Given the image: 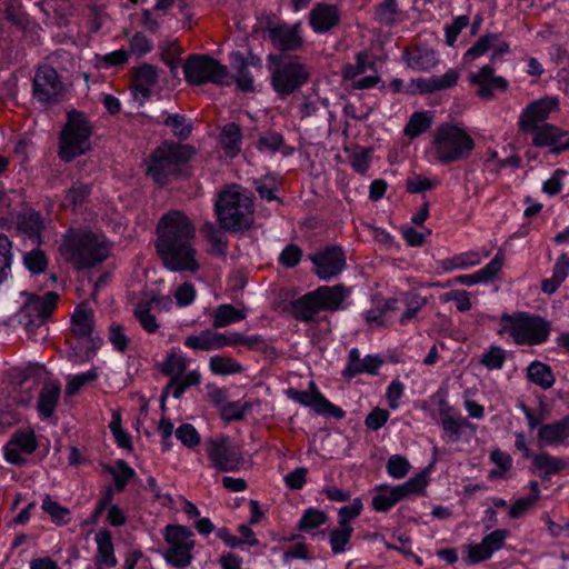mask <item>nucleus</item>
Here are the masks:
<instances>
[{"mask_svg": "<svg viewBox=\"0 0 569 569\" xmlns=\"http://www.w3.org/2000/svg\"><path fill=\"white\" fill-rule=\"evenodd\" d=\"M194 236L196 228L183 212L171 210L161 217L157 226L156 248L166 268L190 272L199 269Z\"/></svg>", "mask_w": 569, "mask_h": 569, "instance_id": "obj_1", "label": "nucleus"}, {"mask_svg": "<svg viewBox=\"0 0 569 569\" xmlns=\"http://www.w3.org/2000/svg\"><path fill=\"white\" fill-rule=\"evenodd\" d=\"M66 260L76 268H91L103 262L109 256V244L104 237L84 229H70L59 247Z\"/></svg>", "mask_w": 569, "mask_h": 569, "instance_id": "obj_2", "label": "nucleus"}, {"mask_svg": "<svg viewBox=\"0 0 569 569\" xmlns=\"http://www.w3.org/2000/svg\"><path fill=\"white\" fill-rule=\"evenodd\" d=\"M267 60L271 87L281 98L297 92L310 79V68L298 56L271 53Z\"/></svg>", "mask_w": 569, "mask_h": 569, "instance_id": "obj_3", "label": "nucleus"}, {"mask_svg": "<svg viewBox=\"0 0 569 569\" xmlns=\"http://www.w3.org/2000/svg\"><path fill=\"white\" fill-rule=\"evenodd\" d=\"M475 146L473 138L465 128L451 123H442L439 126L431 141L435 159L442 164L458 162L469 158Z\"/></svg>", "mask_w": 569, "mask_h": 569, "instance_id": "obj_4", "label": "nucleus"}, {"mask_svg": "<svg viewBox=\"0 0 569 569\" xmlns=\"http://www.w3.org/2000/svg\"><path fill=\"white\" fill-rule=\"evenodd\" d=\"M216 211L222 229L239 231L252 223V200L248 193L232 189L220 193Z\"/></svg>", "mask_w": 569, "mask_h": 569, "instance_id": "obj_5", "label": "nucleus"}, {"mask_svg": "<svg viewBox=\"0 0 569 569\" xmlns=\"http://www.w3.org/2000/svg\"><path fill=\"white\" fill-rule=\"evenodd\" d=\"M193 153L190 146L166 142L150 156L147 173L157 184L164 186L170 177L178 174L180 167L189 161Z\"/></svg>", "mask_w": 569, "mask_h": 569, "instance_id": "obj_6", "label": "nucleus"}, {"mask_svg": "<svg viewBox=\"0 0 569 569\" xmlns=\"http://www.w3.org/2000/svg\"><path fill=\"white\" fill-rule=\"evenodd\" d=\"M91 126L84 113L72 110L68 113V121L61 132L59 156L64 161L90 149Z\"/></svg>", "mask_w": 569, "mask_h": 569, "instance_id": "obj_7", "label": "nucleus"}, {"mask_svg": "<svg viewBox=\"0 0 569 569\" xmlns=\"http://www.w3.org/2000/svg\"><path fill=\"white\" fill-rule=\"evenodd\" d=\"M502 331L508 332L517 345H539L548 338L549 326L539 317L525 313L501 317Z\"/></svg>", "mask_w": 569, "mask_h": 569, "instance_id": "obj_8", "label": "nucleus"}, {"mask_svg": "<svg viewBox=\"0 0 569 569\" xmlns=\"http://www.w3.org/2000/svg\"><path fill=\"white\" fill-rule=\"evenodd\" d=\"M187 82L201 86L204 83H228V68L208 54H191L183 64Z\"/></svg>", "mask_w": 569, "mask_h": 569, "instance_id": "obj_9", "label": "nucleus"}, {"mask_svg": "<svg viewBox=\"0 0 569 569\" xmlns=\"http://www.w3.org/2000/svg\"><path fill=\"white\" fill-rule=\"evenodd\" d=\"M206 451L211 467L221 472L237 471L244 463L240 447L222 435L206 440Z\"/></svg>", "mask_w": 569, "mask_h": 569, "instance_id": "obj_10", "label": "nucleus"}, {"mask_svg": "<svg viewBox=\"0 0 569 569\" xmlns=\"http://www.w3.org/2000/svg\"><path fill=\"white\" fill-rule=\"evenodd\" d=\"M21 295L26 300L18 313L19 322L22 323L30 333H33L34 330L40 328L50 317L59 296L52 291L43 296L28 292H21Z\"/></svg>", "mask_w": 569, "mask_h": 569, "instance_id": "obj_11", "label": "nucleus"}, {"mask_svg": "<svg viewBox=\"0 0 569 569\" xmlns=\"http://www.w3.org/2000/svg\"><path fill=\"white\" fill-rule=\"evenodd\" d=\"M32 93L39 102L53 104L63 100L67 86L54 68L43 64L36 71Z\"/></svg>", "mask_w": 569, "mask_h": 569, "instance_id": "obj_12", "label": "nucleus"}, {"mask_svg": "<svg viewBox=\"0 0 569 569\" xmlns=\"http://www.w3.org/2000/svg\"><path fill=\"white\" fill-rule=\"evenodd\" d=\"M558 109L559 100L556 97H545L532 101L521 112L519 118V128L526 132L540 128V123H545L550 113Z\"/></svg>", "mask_w": 569, "mask_h": 569, "instance_id": "obj_13", "label": "nucleus"}, {"mask_svg": "<svg viewBox=\"0 0 569 569\" xmlns=\"http://www.w3.org/2000/svg\"><path fill=\"white\" fill-rule=\"evenodd\" d=\"M300 26L293 24H269L264 29L263 37L280 51H296L302 47L303 40L300 34Z\"/></svg>", "mask_w": 569, "mask_h": 569, "instance_id": "obj_14", "label": "nucleus"}, {"mask_svg": "<svg viewBox=\"0 0 569 569\" xmlns=\"http://www.w3.org/2000/svg\"><path fill=\"white\" fill-rule=\"evenodd\" d=\"M529 132L533 136L532 144L535 147H549L555 154L569 150V133L553 124L541 123L540 128Z\"/></svg>", "mask_w": 569, "mask_h": 569, "instance_id": "obj_15", "label": "nucleus"}, {"mask_svg": "<svg viewBox=\"0 0 569 569\" xmlns=\"http://www.w3.org/2000/svg\"><path fill=\"white\" fill-rule=\"evenodd\" d=\"M310 259L316 266V273L323 280L340 273L346 264L345 254L338 247H328L323 251L310 256Z\"/></svg>", "mask_w": 569, "mask_h": 569, "instance_id": "obj_16", "label": "nucleus"}, {"mask_svg": "<svg viewBox=\"0 0 569 569\" xmlns=\"http://www.w3.org/2000/svg\"><path fill=\"white\" fill-rule=\"evenodd\" d=\"M469 81L478 87L476 94L482 100H491L495 89L506 91L508 88V81L502 77H496L491 64H486L478 72L470 73Z\"/></svg>", "mask_w": 569, "mask_h": 569, "instance_id": "obj_17", "label": "nucleus"}, {"mask_svg": "<svg viewBox=\"0 0 569 569\" xmlns=\"http://www.w3.org/2000/svg\"><path fill=\"white\" fill-rule=\"evenodd\" d=\"M37 446L36 435L32 430L16 431L4 447L6 460L14 465H23L26 459L21 453L31 455Z\"/></svg>", "mask_w": 569, "mask_h": 569, "instance_id": "obj_18", "label": "nucleus"}, {"mask_svg": "<svg viewBox=\"0 0 569 569\" xmlns=\"http://www.w3.org/2000/svg\"><path fill=\"white\" fill-rule=\"evenodd\" d=\"M569 439V416L540 426L537 433V442L540 448L555 447L567 442Z\"/></svg>", "mask_w": 569, "mask_h": 569, "instance_id": "obj_19", "label": "nucleus"}, {"mask_svg": "<svg viewBox=\"0 0 569 569\" xmlns=\"http://www.w3.org/2000/svg\"><path fill=\"white\" fill-rule=\"evenodd\" d=\"M158 81V70L154 66L143 63L133 69V96L140 103L149 99L151 88Z\"/></svg>", "mask_w": 569, "mask_h": 569, "instance_id": "obj_20", "label": "nucleus"}, {"mask_svg": "<svg viewBox=\"0 0 569 569\" xmlns=\"http://www.w3.org/2000/svg\"><path fill=\"white\" fill-rule=\"evenodd\" d=\"M382 365V360L378 356H367L363 359L360 358V352L357 348H353L349 352V362L343 370V376L352 378L359 373H377L378 368Z\"/></svg>", "mask_w": 569, "mask_h": 569, "instance_id": "obj_21", "label": "nucleus"}, {"mask_svg": "<svg viewBox=\"0 0 569 569\" xmlns=\"http://www.w3.org/2000/svg\"><path fill=\"white\" fill-rule=\"evenodd\" d=\"M503 260V253L501 250H499L486 267L472 274L458 276L456 278V282L463 286H473L478 282H488L492 280L501 270Z\"/></svg>", "mask_w": 569, "mask_h": 569, "instance_id": "obj_22", "label": "nucleus"}, {"mask_svg": "<svg viewBox=\"0 0 569 569\" xmlns=\"http://www.w3.org/2000/svg\"><path fill=\"white\" fill-rule=\"evenodd\" d=\"M349 289L342 284L323 286L316 290V297L321 310H338L343 308L342 302L348 297Z\"/></svg>", "mask_w": 569, "mask_h": 569, "instance_id": "obj_23", "label": "nucleus"}, {"mask_svg": "<svg viewBox=\"0 0 569 569\" xmlns=\"http://www.w3.org/2000/svg\"><path fill=\"white\" fill-rule=\"evenodd\" d=\"M339 22V12L336 6L318 4L310 12V24L317 32H326Z\"/></svg>", "mask_w": 569, "mask_h": 569, "instance_id": "obj_24", "label": "nucleus"}, {"mask_svg": "<svg viewBox=\"0 0 569 569\" xmlns=\"http://www.w3.org/2000/svg\"><path fill=\"white\" fill-rule=\"evenodd\" d=\"M532 465L543 481L549 480L553 475L567 468L565 459L553 457L547 452L532 455Z\"/></svg>", "mask_w": 569, "mask_h": 569, "instance_id": "obj_25", "label": "nucleus"}, {"mask_svg": "<svg viewBox=\"0 0 569 569\" xmlns=\"http://www.w3.org/2000/svg\"><path fill=\"white\" fill-rule=\"evenodd\" d=\"M98 552L96 561L99 567L112 568L117 566V559L113 552L111 535L108 530H100L96 535Z\"/></svg>", "mask_w": 569, "mask_h": 569, "instance_id": "obj_26", "label": "nucleus"}, {"mask_svg": "<svg viewBox=\"0 0 569 569\" xmlns=\"http://www.w3.org/2000/svg\"><path fill=\"white\" fill-rule=\"evenodd\" d=\"M408 67L418 71H428L437 66L438 58L436 51L428 48H416L406 52Z\"/></svg>", "mask_w": 569, "mask_h": 569, "instance_id": "obj_27", "label": "nucleus"}, {"mask_svg": "<svg viewBox=\"0 0 569 569\" xmlns=\"http://www.w3.org/2000/svg\"><path fill=\"white\" fill-rule=\"evenodd\" d=\"M92 330L93 311L86 303H81L72 315V331L78 337L90 338Z\"/></svg>", "mask_w": 569, "mask_h": 569, "instance_id": "obj_28", "label": "nucleus"}, {"mask_svg": "<svg viewBox=\"0 0 569 569\" xmlns=\"http://www.w3.org/2000/svg\"><path fill=\"white\" fill-rule=\"evenodd\" d=\"M60 397V385L56 381H47L40 392L38 401L39 412L49 418L52 416Z\"/></svg>", "mask_w": 569, "mask_h": 569, "instance_id": "obj_29", "label": "nucleus"}, {"mask_svg": "<svg viewBox=\"0 0 569 569\" xmlns=\"http://www.w3.org/2000/svg\"><path fill=\"white\" fill-rule=\"evenodd\" d=\"M321 310L316 290L305 295L292 303L293 316L301 321H310Z\"/></svg>", "mask_w": 569, "mask_h": 569, "instance_id": "obj_30", "label": "nucleus"}, {"mask_svg": "<svg viewBox=\"0 0 569 569\" xmlns=\"http://www.w3.org/2000/svg\"><path fill=\"white\" fill-rule=\"evenodd\" d=\"M212 316V327L220 329L243 320L247 317V312L243 309L234 308L232 305L223 303L213 310Z\"/></svg>", "mask_w": 569, "mask_h": 569, "instance_id": "obj_31", "label": "nucleus"}, {"mask_svg": "<svg viewBox=\"0 0 569 569\" xmlns=\"http://www.w3.org/2000/svg\"><path fill=\"white\" fill-rule=\"evenodd\" d=\"M201 381V376L198 371H191L187 375H181L180 377H173L161 396V400L167 397L168 392H171L172 396L179 399L187 388L191 386H198Z\"/></svg>", "mask_w": 569, "mask_h": 569, "instance_id": "obj_32", "label": "nucleus"}, {"mask_svg": "<svg viewBox=\"0 0 569 569\" xmlns=\"http://www.w3.org/2000/svg\"><path fill=\"white\" fill-rule=\"evenodd\" d=\"M220 143L227 156L236 157L240 152L241 147L240 127L234 122L226 124L222 129Z\"/></svg>", "mask_w": 569, "mask_h": 569, "instance_id": "obj_33", "label": "nucleus"}, {"mask_svg": "<svg viewBox=\"0 0 569 569\" xmlns=\"http://www.w3.org/2000/svg\"><path fill=\"white\" fill-rule=\"evenodd\" d=\"M527 378L542 389H549L555 385V376L550 367L540 361H533L529 365Z\"/></svg>", "mask_w": 569, "mask_h": 569, "instance_id": "obj_34", "label": "nucleus"}, {"mask_svg": "<svg viewBox=\"0 0 569 569\" xmlns=\"http://www.w3.org/2000/svg\"><path fill=\"white\" fill-rule=\"evenodd\" d=\"M192 531L180 525H169L166 528V541L169 547L193 548Z\"/></svg>", "mask_w": 569, "mask_h": 569, "instance_id": "obj_35", "label": "nucleus"}, {"mask_svg": "<svg viewBox=\"0 0 569 569\" xmlns=\"http://www.w3.org/2000/svg\"><path fill=\"white\" fill-rule=\"evenodd\" d=\"M427 483L428 477L425 472H421L410 478L407 482L391 488V490L393 491L397 500L400 501L406 497L422 492Z\"/></svg>", "mask_w": 569, "mask_h": 569, "instance_id": "obj_36", "label": "nucleus"}, {"mask_svg": "<svg viewBox=\"0 0 569 569\" xmlns=\"http://www.w3.org/2000/svg\"><path fill=\"white\" fill-rule=\"evenodd\" d=\"M19 229L24 232L30 240L38 243L40 232L43 229L41 214L34 211L24 213L19 220Z\"/></svg>", "mask_w": 569, "mask_h": 569, "instance_id": "obj_37", "label": "nucleus"}, {"mask_svg": "<svg viewBox=\"0 0 569 569\" xmlns=\"http://www.w3.org/2000/svg\"><path fill=\"white\" fill-rule=\"evenodd\" d=\"M440 421L442 429L452 441H457L463 429L470 428L471 423L460 416H451L446 411L440 412Z\"/></svg>", "mask_w": 569, "mask_h": 569, "instance_id": "obj_38", "label": "nucleus"}, {"mask_svg": "<svg viewBox=\"0 0 569 569\" xmlns=\"http://www.w3.org/2000/svg\"><path fill=\"white\" fill-rule=\"evenodd\" d=\"M432 124V116L428 112H415L405 127V134L411 139L426 132Z\"/></svg>", "mask_w": 569, "mask_h": 569, "instance_id": "obj_39", "label": "nucleus"}, {"mask_svg": "<svg viewBox=\"0 0 569 569\" xmlns=\"http://www.w3.org/2000/svg\"><path fill=\"white\" fill-rule=\"evenodd\" d=\"M42 510L47 512L52 522L56 525H66L70 521V511L68 508L60 506L57 501L52 500L50 496H46L42 500Z\"/></svg>", "mask_w": 569, "mask_h": 569, "instance_id": "obj_40", "label": "nucleus"}, {"mask_svg": "<svg viewBox=\"0 0 569 569\" xmlns=\"http://www.w3.org/2000/svg\"><path fill=\"white\" fill-rule=\"evenodd\" d=\"M210 370L216 375L240 373L242 366L229 357L213 356L209 361Z\"/></svg>", "mask_w": 569, "mask_h": 569, "instance_id": "obj_41", "label": "nucleus"}, {"mask_svg": "<svg viewBox=\"0 0 569 569\" xmlns=\"http://www.w3.org/2000/svg\"><path fill=\"white\" fill-rule=\"evenodd\" d=\"M499 40L496 33H488L478 39V41L465 53L463 60L470 62L476 58L485 54L493 48V44Z\"/></svg>", "mask_w": 569, "mask_h": 569, "instance_id": "obj_42", "label": "nucleus"}, {"mask_svg": "<svg viewBox=\"0 0 569 569\" xmlns=\"http://www.w3.org/2000/svg\"><path fill=\"white\" fill-rule=\"evenodd\" d=\"M184 346L200 351H213L214 340L213 331L210 329L202 330L199 335H191L184 339Z\"/></svg>", "mask_w": 569, "mask_h": 569, "instance_id": "obj_43", "label": "nucleus"}, {"mask_svg": "<svg viewBox=\"0 0 569 569\" xmlns=\"http://www.w3.org/2000/svg\"><path fill=\"white\" fill-rule=\"evenodd\" d=\"M352 532V527H345L340 525L338 528L330 531V546L335 555L342 553L346 550V546L350 541Z\"/></svg>", "mask_w": 569, "mask_h": 569, "instance_id": "obj_44", "label": "nucleus"}, {"mask_svg": "<svg viewBox=\"0 0 569 569\" xmlns=\"http://www.w3.org/2000/svg\"><path fill=\"white\" fill-rule=\"evenodd\" d=\"M163 557L168 563L177 568L187 567L192 559L191 549L186 547H168Z\"/></svg>", "mask_w": 569, "mask_h": 569, "instance_id": "obj_45", "label": "nucleus"}, {"mask_svg": "<svg viewBox=\"0 0 569 569\" xmlns=\"http://www.w3.org/2000/svg\"><path fill=\"white\" fill-rule=\"evenodd\" d=\"M117 467L118 470L108 467L107 471L113 477L116 489L122 491L128 480L133 478L136 472L124 460H118Z\"/></svg>", "mask_w": 569, "mask_h": 569, "instance_id": "obj_46", "label": "nucleus"}, {"mask_svg": "<svg viewBox=\"0 0 569 569\" xmlns=\"http://www.w3.org/2000/svg\"><path fill=\"white\" fill-rule=\"evenodd\" d=\"M187 368L186 359L178 356L176 352L168 355L166 360L161 363V372L166 376L180 377Z\"/></svg>", "mask_w": 569, "mask_h": 569, "instance_id": "obj_47", "label": "nucleus"}, {"mask_svg": "<svg viewBox=\"0 0 569 569\" xmlns=\"http://www.w3.org/2000/svg\"><path fill=\"white\" fill-rule=\"evenodd\" d=\"M506 360V351L498 347L491 346L480 359V363L488 370L501 369Z\"/></svg>", "mask_w": 569, "mask_h": 569, "instance_id": "obj_48", "label": "nucleus"}, {"mask_svg": "<svg viewBox=\"0 0 569 569\" xmlns=\"http://www.w3.org/2000/svg\"><path fill=\"white\" fill-rule=\"evenodd\" d=\"M23 263L32 273H41L46 270L48 260L40 249H32L23 256Z\"/></svg>", "mask_w": 569, "mask_h": 569, "instance_id": "obj_49", "label": "nucleus"}, {"mask_svg": "<svg viewBox=\"0 0 569 569\" xmlns=\"http://www.w3.org/2000/svg\"><path fill=\"white\" fill-rule=\"evenodd\" d=\"M439 184V180L430 179L420 174H412L406 180L407 191L410 193H420L431 190Z\"/></svg>", "mask_w": 569, "mask_h": 569, "instance_id": "obj_50", "label": "nucleus"}, {"mask_svg": "<svg viewBox=\"0 0 569 569\" xmlns=\"http://www.w3.org/2000/svg\"><path fill=\"white\" fill-rule=\"evenodd\" d=\"M311 407L316 410L317 413L329 415L335 418H342L343 411L339 407L335 406L330 401H328L320 392L316 391L313 393V399Z\"/></svg>", "mask_w": 569, "mask_h": 569, "instance_id": "obj_51", "label": "nucleus"}, {"mask_svg": "<svg viewBox=\"0 0 569 569\" xmlns=\"http://www.w3.org/2000/svg\"><path fill=\"white\" fill-rule=\"evenodd\" d=\"M11 242L6 234H0V279L4 281L11 267Z\"/></svg>", "mask_w": 569, "mask_h": 569, "instance_id": "obj_52", "label": "nucleus"}, {"mask_svg": "<svg viewBox=\"0 0 569 569\" xmlns=\"http://www.w3.org/2000/svg\"><path fill=\"white\" fill-rule=\"evenodd\" d=\"M327 515L318 509H308L299 521L298 528L300 530H311L320 527L327 521Z\"/></svg>", "mask_w": 569, "mask_h": 569, "instance_id": "obj_53", "label": "nucleus"}, {"mask_svg": "<svg viewBox=\"0 0 569 569\" xmlns=\"http://www.w3.org/2000/svg\"><path fill=\"white\" fill-rule=\"evenodd\" d=\"M176 437L181 443L188 448H193L200 445L201 437L191 423H182L176 430Z\"/></svg>", "mask_w": 569, "mask_h": 569, "instance_id": "obj_54", "label": "nucleus"}, {"mask_svg": "<svg viewBox=\"0 0 569 569\" xmlns=\"http://www.w3.org/2000/svg\"><path fill=\"white\" fill-rule=\"evenodd\" d=\"M362 510V502L360 498H356L352 503L345 506L338 511L339 525L345 527H351L350 522L355 520Z\"/></svg>", "mask_w": 569, "mask_h": 569, "instance_id": "obj_55", "label": "nucleus"}, {"mask_svg": "<svg viewBox=\"0 0 569 569\" xmlns=\"http://www.w3.org/2000/svg\"><path fill=\"white\" fill-rule=\"evenodd\" d=\"M410 469L409 461L399 455H393L387 462L388 473L396 479H401L407 476Z\"/></svg>", "mask_w": 569, "mask_h": 569, "instance_id": "obj_56", "label": "nucleus"}, {"mask_svg": "<svg viewBox=\"0 0 569 569\" xmlns=\"http://www.w3.org/2000/svg\"><path fill=\"white\" fill-rule=\"evenodd\" d=\"M398 12L395 0H385L377 7L376 17L380 23L390 26L396 21Z\"/></svg>", "mask_w": 569, "mask_h": 569, "instance_id": "obj_57", "label": "nucleus"}, {"mask_svg": "<svg viewBox=\"0 0 569 569\" xmlns=\"http://www.w3.org/2000/svg\"><path fill=\"white\" fill-rule=\"evenodd\" d=\"M109 341L118 351L124 352L130 343L129 337L124 333L121 325L113 323L109 327Z\"/></svg>", "mask_w": 569, "mask_h": 569, "instance_id": "obj_58", "label": "nucleus"}, {"mask_svg": "<svg viewBox=\"0 0 569 569\" xmlns=\"http://www.w3.org/2000/svg\"><path fill=\"white\" fill-rule=\"evenodd\" d=\"M371 67V63L368 62L367 56L363 52H359L356 56L355 64H346L342 69V76L345 79H355L359 74L367 71L368 68Z\"/></svg>", "mask_w": 569, "mask_h": 569, "instance_id": "obj_59", "label": "nucleus"}, {"mask_svg": "<svg viewBox=\"0 0 569 569\" xmlns=\"http://www.w3.org/2000/svg\"><path fill=\"white\" fill-rule=\"evenodd\" d=\"M283 138L281 134L276 132H270L264 136H261L257 142V148L260 151H266L270 153H274L281 149L283 146Z\"/></svg>", "mask_w": 569, "mask_h": 569, "instance_id": "obj_60", "label": "nucleus"}, {"mask_svg": "<svg viewBox=\"0 0 569 569\" xmlns=\"http://www.w3.org/2000/svg\"><path fill=\"white\" fill-rule=\"evenodd\" d=\"M164 124L171 127L173 133L182 139H187L191 133V124L180 114H171L164 120Z\"/></svg>", "mask_w": 569, "mask_h": 569, "instance_id": "obj_61", "label": "nucleus"}, {"mask_svg": "<svg viewBox=\"0 0 569 569\" xmlns=\"http://www.w3.org/2000/svg\"><path fill=\"white\" fill-rule=\"evenodd\" d=\"M98 377V373L94 369H91L87 372L76 375L72 378H70L67 387H66V393L69 396H73L77 393L81 387H83L86 383L96 380Z\"/></svg>", "mask_w": 569, "mask_h": 569, "instance_id": "obj_62", "label": "nucleus"}, {"mask_svg": "<svg viewBox=\"0 0 569 569\" xmlns=\"http://www.w3.org/2000/svg\"><path fill=\"white\" fill-rule=\"evenodd\" d=\"M442 302L456 301L457 309L461 312L468 311L471 308L469 293L465 290H453L446 292L440 297Z\"/></svg>", "mask_w": 569, "mask_h": 569, "instance_id": "obj_63", "label": "nucleus"}, {"mask_svg": "<svg viewBox=\"0 0 569 569\" xmlns=\"http://www.w3.org/2000/svg\"><path fill=\"white\" fill-rule=\"evenodd\" d=\"M466 549L467 557L465 558V561L468 565H475L478 562L486 561L492 556L487 547H482V541L476 545H468L466 546Z\"/></svg>", "mask_w": 569, "mask_h": 569, "instance_id": "obj_64", "label": "nucleus"}]
</instances>
